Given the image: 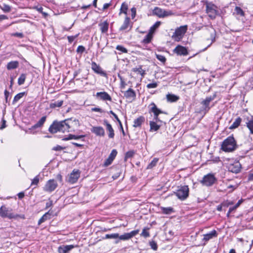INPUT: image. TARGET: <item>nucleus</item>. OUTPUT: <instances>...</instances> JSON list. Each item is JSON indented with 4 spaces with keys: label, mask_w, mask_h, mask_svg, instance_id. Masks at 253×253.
Here are the masks:
<instances>
[{
    "label": "nucleus",
    "mask_w": 253,
    "mask_h": 253,
    "mask_svg": "<svg viewBox=\"0 0 253 253\" xmlns=\"http://www.w3.org/2000/svg\"><path fill=\"white\" fill-rule=\"evenodd\" d=\"M73 122L71 119H67L61 122L54 121L49 128L51 133H54L57 132H70V128Z\"/></svg>",
    "instance_id": "obj_1"
},
{
    "label": "nucleus",
    "mask_w": 253,
    "mask_h": 253,
    "mask_svg": "<svg viewBox=\"0 0 253 253\" xmlns=\"http://www.w3.org/2000/svg\"><path fill=\"white\" fill-rule=\"evenodd\" d=\"M237 148L236 142L232 136L225 139L221 144V149L226 152H231Z\"/></svg>",
    "instance_id": "obj_2"
},
{
    "label": "nucleus",
    "mask_w": 253,
    "mask_h": 253,
    "mask_svg": "<svg viewBox=\"0 0 253 253\" xmlns=\"http://www.w3.org/2000/svg\"><path fill=\"white\" fill-rule=\"evenodd\" d=\"M12 209L6 208L5 206H2L0 208V216L3 218L7 217L9 219H15L20 217V215L14 214L12 213Z\"/></svg>",
    "instance_id": "obj_3"
},
{
    "label": "nucleus",
    "mask_w": 253,
    "mask_h": 253,
    "mask_svg": "<svg viewBox=\"0 0 253 253\" xmlns=\"http://www.w3.org/2000/svg\"><path fill=\"white\" fill-rule=\"evenodd\" d=\"M189 192L188 186L184 185L179 187L175 193L179 199L184 200L188 197Z\"/></svg>",
    "instance_id": "obj_4"
},
{
    "label": "nucleus",
    "mask_w": 253,
    "mask_h": 253,
    "mask_svg": "<svg viewBox=\"0 0 253 253\" xmlns=\"http://www.w3.org/2000/svg\"><path fill=\"white\" fill-rule=\"evenodd\" d=\"M187 30V25L180 26L175 30V32L172 36V38L174 39L175 41H179L182 38Z\"/></svg>",
    "instance_id": "obj_5"
},
{
    "label": "nucleus",
    "mask_w": 253,
    "mask_h": 253,
    "mask_svg": "<svg viewBox=\"0 0 253 253\" xmlns=\"http://www.w3.org/2000/svg\"><path fill=\"white\" fill-rule=\"evenodd\" d=\"M153 12L154 15H157L159 18H164L173 14L171 10H166L158 7H156L154 9Z\"/></svg>",
    "instance_id": "obj_6"
},
{
    "label": "nucleus",
    "mask_w": 253,
    "mask_h": 253,
    "mask_svg": "<svg viewBox=\"0 0 253 253\" xmlns=\"http://www.w3.org/2000/svg\"><path fill=\"white\" fill-rule=\"evenodd\" d=\"M58 184L56 180L54 179H50L48 180L44 187L43 190L47 192L51 193L57 188Z\"/></svg>",
    "instance_id": "obj_7"
},
{
    "label": "nucleus",
    "mask_w": 253,
    "mask_h": 253,
    "mask_svg": "<svg viewBox=\"0 0 253 253\" xmlns=\"http://www.w3.org/2000/svg\"><path fill=\"white\" fill-rule=\"evenodd\" d=\"M217 7L214 4L209 3L206 5V11L209 16L211 19H214L217 14Z\"/></svg>",
    "instance_id": "obj_8"
},
{
    "label": "nucleus",
    "mask_w": 253,
    "mask_h": 253,
    "mask_svg": "<svg viewBox=\"0 0 253 253\" xmlns=\"http://www.w3.org/2000/svg\"><path fill=\"white\" fill-rule=\"evenodd\" d=\"M215 180L216 178L213 174L209 173L205 175L201 182L204 185L210 186L214 184Z\"/></svg>",
    "instance_id": "obj_9"
},
{
    "label": "nucleus",
    "mask_w": 253,
    "mask_h": 253,
    "mask_svg": "<svg viewBox=\"0 0 253 253\" xmlns=\"http://www.w3.org/2000/svg\"><path fill=\"white\" fill-rule=\"evenodd\" d=\"M216 97V92H214L212 95L208 96L205 99L203 100L201 102V104L203 106V108L204 110L206 112H208L211 109V107H210V102L213 100Z\"/></svg>",
    "instance_id": "obj_10"
},
{
    "label": "nucleus",
    "mask_w": 253,
    "mask_h": 253,
    "mask_svg": "<svg viewBox=\"0 0 253 253\" xmlns=\"http://www.w3.org/2000/svg\"><path fill=\"white\" fill-rule=\"evenodd\" d=\"M45 116L42 117L41 119L35 125L30 128L27 132L29 133L34 134L36 132V131H34L35 129L37 128L41 127L45 122Z\"/></svg>",
    "instance_id": "obj_11"
},
{
    "label": "nucleus",
    "mask_w": 253,
    "mask_h": 253,
    "mask_svg": "<svg viewBox=\"0 0 253 253\" xmlns=\"http://www.w3.org/2000/svg\"><path fill=\"white\" fill-rule=\"evenodd\" d=\"M139 232V230L137 229L132 231L129 233H126L123 235H119V238L121 240H128L138 234Z\"/></svg>",
    "instance_id": "obj_12"
},
{
    "label": "nucleus",
    "mask_w": 253,
    "mask_h": 253,
    "mask_svg": "<svg viewBox=\"0 0 253 253\" xmlns=\"http://www.w3.org/2000/svg\"><path fill=\"white\" fill-rule=\"evenodd\" d=\"M80 171L78 169H74L71 173L69 177V182L71 183H75L80 176Z\"/></svg>",
    "instance_id": "obj_13"
},
{
    "label": "nucleus",
    "mask_w": 253,
    "mask_h": 253,
    "mask_svg": "<svg viewBox=\"0 0 253 253\" xmlns=\"http://www.w3.org/2000/svg\"><path fill=\"white\" fill-rule=\"evenodd\" d=\"M91 69L96 74H99L103 77H106V73L102 69L101 67L95 62L91 63Z\"/></svg>",
    "instance_id": "obj_14"
},
{
    "label": "nucleus",
    "mask_w": 253,
    "mask_h": 253,
    "mask_svg": "<svg viewBox=\"0 0 253 253\" xmlns=\"http://www.w3.org/2000/svg\"><path fill=\"white\" fill-rule=\"evenodd\" d=\"M124 96L130 102L134 101L136 98V93L134 90L129 88L124 92Z\"/></svg>",
    "instance_id": "obj_15"
},
{
    "label": "nucleus",
    "mask_w": 253,
    "mask_h": 253,
    "mask_svg": "<svg viewBox=\"0 0 253 253\" xmlns=\"http://www.w3.org/2000/svg\"><path fill=\"white\" fill-rule=\"evenodd\" d=\"M177 55H187L188 54L187 48L183 46L178 45L173 50Z\"/></svg>",
    "instance_id": "obj_16"
},
{
    "label": "nucleus",
    "mask_w": 253,
    "mask_h": 253,
    "mask_svg": "<svg viewBox=\"0 0 253 253\" xmlns=\"http://www.w3.org/2000/svg\"><path fill=\"white\" fill-rule=\"evenodd\" d=\"M103 125L106 126V130L109 132L108 136L110 138H113L115 136L114 129L110 124L108 123L107 120H103Z\"/></svg>",
    "instance_id": "obj_17"
},
{
    "label": "nucleus",
    "mask_w": 253,
    "mask_h": 253,
    "mask_svg": "<svg viewBox=\"0 0 253 253\" xmlns=\"http://www.w3.org/2000/svg\"><path fill=\"white\" fill-rule=\"evenodd\" d=\"M76 246L73 245L60 246L58 248L59 253H69Z\"/></svg>",
    "instance_id": "obj_18"
},
{
    "label": "nucleus",
    "mask_w": 253,
    "mask_h": 253,
    "mask_svg": "<svg viewBox=\"0 0 253 253\" xmlns=\"http://www.w3.org/2000/svg\"><path fill=\"white\" fill-rule=\"evenodd\" d=\"M217 236V234L216 231L215 230L211 231V232L207 233L206 234L204 235V238L203 239V241L204 242V244H205L208 241L216 237Z\"/></svg>",
    "instance_id": "obj_19"
},
{
    "label": "nucleus",
    "mask_w": 253,
    "mask_h": 253,
    "mask_svg": "<svg viewBox=\"0 0 253 253\" xmlns=\"http://www.w3.org/2000/svg\"><path fill=\"white\" fill-rule=\"evenodd\" d=\"M150 106H151V111L154 113V119L156 121L158 120V115L162 113V111L160 110L159 109H158L155 104L153 102L151 103L150 104Z\"/></svg>",
    "instance_id": "obj_20"
},
{
    "label": "nucleus",
    "mask_w": 253,
    "mask_h": 253,
    "mask_svg": "<svg viewBox=\"0 0 253 253\" xmlns=\"http://www.w3.org/2000/svg\"><path fill=\"white\" fill-rule=\"evenodd\" d=\"M131 28V25L130 24V19L128 17H126L123 25L120 28V31H126L130 30Z\"/></svg>",
    "instance_id": "obj_21"
},
{
    "label": "nucleus",
    "mask_w": 253,
    "mask_h": 253,
    "mask_svg": "<svg viewBox=\"0 0 253 253\" xmlns=\"http://www.w3.org/2000/svg\"><path fill=\"white\" fill-rule=\"evenodd\" d=\"M91 131L96 135L103 136L105 135V131L101 126H94L91 128Z\"/></svg>",
    "instance_id": "obj_22"
},
{
    "label": "nucleus",
    "mask_w": 253,
    "mask_h": 253,
    "mask_svg": "<svg viewBox=\"0 0 253 253\" xmlns=\"http://www.w3.org/2000/svg\"><path fill=\"white\" fill-rule=\"evenodd\" d=\"M96 96L103 100L111 101L112 99L110 95L107 92L104 91L97 92Z\"/></svg>",
    "instance_id": "obj_23"
},
{
    "label": "nucleus",
    "mask_w": 253,
    "mask_h": 253,
    "mask_svg": "<svg viewBox=\"0 0 253 253\" xmlns=\"http://www.w3.org/2000/svg\"><path fill=\"white\" fill-rule=\"evenodd\" d=\"M161 122V121L158 119V120L156 122L151 121L150 122V130L151 131H157L160 127V125L158 124V122Z\"/></svg>",
    "instance_id": "obj_24"
},
{
    "label": "nucleus",
    "mask_w": 253,
    "mask_h": 253,
    "mask_svg": "<svg viewBox=\"0 0 253 253\" xmlns=\"http://www.w3.org/2000/svg\"><path fill=\"white\" fill-rule=\"evenodd\" d=\"M145 119L143 116H140L135 119L133 122V126L134 127H140L142 124L144 122Z\"/></svg>",
    "instance_id": "obj_25"
},
{
    "label": "nucleus",
    "mask_w": 253,
    "mask_h": 253,
    "mask_svg": "<svg viewBox=\"0 0 253 253\" xmlns=\"http://www.w3.org/2000/svg\"><path fill=\"white\" fill-rule=\"evenodd\" d=\"M100 30L102 33H106L108 32L109 24L107 21H104L99 25Z\"/></svg>",
    "instance_id": "obj_26"
},
{
    "label": "nucleus",
    "mask_w": 253,
    "mask_h": 253,
    "mask_svg": "<svg viewBox=\"0 0 253 253\" xmlns=\"http://www.w3.org/2000/svg\"><path fill=\"white\" fill-rule=\"evenodd\" d=\"M51 215V212H50V211H49L48 212L43 214L42 216L39 219L38 224H41L47 219H50Z\"/></svg>",
    "instance_id": "obj_27"
},
{
    "label": "nucleus",
    "mask_w": 253,
    "mask_h": 253,
    "mask_svg": "<svg viewBox=\"0 0 253 253\" xmlns=\"http://www.w3.org/2000/svg\"><path fill=\"white\" fill-rule=\"evenodd\" d=\"M19 66V62L17 61L9 62L7 63L6 67L9 70L17 68Z\"/></svg>",
    "instance_id": "obj_28"
},
{
    "label": "nucleus",
    "mask_w": 253,
    "mask_h": 253,
    "mask_svg": "<svg viewBox=\"0 0 253 253\" xmlns=\"http://www.w3.org/2000/svg\"><path fill=\"white\" fill-rule=\"evenodd\" d=\"M247 126L250 131L251 134H253V116L251 119L247 118V122L246 123Z\"/></svg>",
    "instance_id": "obj_29"
},
{
    "label": "nucleus",
    "mask_w": 253,
    "mask_h": 253,
    "mask_svg": "<svg viewBox=\"0 0 253 253\" xmlns=\"http://www.w3.org/2000/svg\"><path fill=\"white\" fill-rule=\"evenodd\" d=\"M241 120H242L240 117L237 118L232 124V125L230 126L229 128L231 129H233L238 127L240 125Z\"/></svg>",
    "instance_id": "obj_30"
},
{
    "label": "nucleus",
    "mask_w": 253,
    "mask_h": 253,
    "mask_svg": "<svg viewBox=\"0 0 253 253\" xmlns=\"http://www.w3.org/2000/svg\"><path fill=\"white\" fill-rule=\"evenodd\" d=\"M63 103V101L62 100H58L53 103H51L49 105V107L50 108H55L56 107H60Z\"/></svg>",
    "instance_id": "obj_31"
},
{
    "label": "nucleus",
    "mask_w": 253,
    "mask_h": 253,
    "mask_svg": "<svg viewBox=\"0 0 253 253\" xmlns=\"http://www.w3.org/2000/svg\"><path fill=\"white\" fill-rule=\"evenodd\" d=\"M152 37L153 34L149 32V33L144 37V39L143 40V42L145 44L149 43L151 42Z\"/></svg>",
    "instance_id": "obj_32"
},
{
    "label": "nucleus",
    "mask_w": 253,
    "mask_h": 253,
    "mask_svg": "<svg viewBox=\"0 0 253 253\" xmlns=\"http://www.w3.org/2000/svg\"><path fill=\"white\" fill-rule=\"evenodd\" d=\"M132 71L134 72H138L142 77H143L145 74V71L142 69V66H139L138 67L133 68Z\"/></svg>",
    "instance_id": "obj_33"
},
{
    "label": "nucleus",
    "mask_w": 253,
    "mask_h": 253,
    "mask_svg": "<svg viewBox=\"0 0 253 253\" xmlns=\"http://www.w3.org/2000/svg\"><path fill=\"white\" fill-rule=\"evenodd\" d=\"M243 200L241 199L239 200L237 203L233 207H230L229 209L228 212L227 213V215L229 216V214L232 212L233 211L236 210L239 206L242 203Z\"/></svg>",
    "instance_id": "obj_34"
},
{
    "label": "nucleus",
    "mask_w": 253,
    "mask_h": 253,
    "mask_svg": "<svg viewBox=\"0 0 253 253\" xmlns=\"http://www.w3.org/2000/svg\"><path fill=\"white\" fill-rule=\"evenodd\" d=\"M167 99L169 102H175L178 99V97L173 94H168L167 95Z\"/></svg>",
    "instance_id": "obj_35"
},
{
    "label": "nucleus",
    "mask_w": 253,
    "mask_h": 253,
    "mask_svg": "<svg viewBox=\"0 0 253 253\" xmlns=\"http://www.w3.org/2000/svg\"><path fill=\"white\" fill-rule=\"evenodd\" d=\"M26 75L25 74H22L18 78V84L19 85L23 84L26 80Z\"/></svg>",
    "instance_id": "obj_36"
},
{
    "label": "nucleus",
    "mask_w": 253,
    "mask_h": 253,
    "mask_svg": "<svg viewBox=\"0 0 253 253\" xmlns=\"http://www.w3.org/2000/svg\"><path fill=\"white\" fill-rule=\"evenodd\" d=\"M127 9H128L127 4L125 2L123 3L121 5L120 13H123L125 14H126Z\"/></svg>",
    "instance_id": "obj_37"
},
{
    "label": "nucleus",
    "mask_w": 253,
    "mask_h": 253,
    "mask_svg": "<svg viewBox=\"0 0 253 253\" xmlns=\"http://www.w3.org/2000/svg\"><path fill=\"white\" fill-rule=\"evenodd\" d=\"M25 92H20L17 94H16L13 99V104L15 103L17 101H18L24 95Z\"/></svg>",
    "instance_id": "obj_38"
},
{
    "label": "nucleus",
    "mask_w": 253,
    "mask_h": 253,
    "mask_svg": "<svg viewBox=\"0 0 253 253\" xmlns=\"http://www.w3.org/2000/svg\"><path fill=\"white\" fill-rule=\"evenodd\" d=\"M161 22L160 21L156 22L151 28L149 32L153 34L155 31L157 29L160 25Z\"/></svg>",
    "instance_id": "obj_39"
},
{
    "label": "nucleus",
    "mask_w": 253,
    "mask_h": 253,
    "mask_svg": "<svg viewBox=\"0 0 253 253\" xmlns=\"http://www.w3.org/2000/svg\"><path fill=\"white\" fill-rule=\"evenodd\" d=\"M162 211L163 213L165 214H170L171 212L173 211V209L171 207H167V208H162Z\"/></svg>",
    "instance_id": "obj_40"
},
{
    "label": "nucleus",
    "mask_w": 253,
    "mask_h": 253,
    "mask_svg": "<svg viewBox=\"0 0 253 253\" xmlns=\"http://www.w3.org/2000/svg\"><path fill=\"white\" fill-rule=\"evenodd\" d=\"M235 13L238 15L244 16L245 15V13L244 11L238 6H236L235 8Z\"/></svg>",
    "instance_id": "obj_41"
},
{
    "label": "nucleus",
    "mask_w": 253,
    "mask_h": 253,
    "mask_svg": "<svg viewBox=\"0 0 253 253\" xmlns=\"http://www.w3.org/2000/svg\"><path fill=\"white\" fill-rule=\"evenodd\" d=\"M159 159L158 158H154L151 161V162L148 165L147 169H152L155 167L158 162Z\"/></svg>",
    "instance_id": "obj_42"
},
{
    "label": "nucleus",
    "mask_w": 253,
    "mask_h": 253,
    "mask_svg": "<svg viewBox=\"0 0 253 253\" xmlns=\"http://www.w3.org/2000/svg\"><path fill=\"white\" fill-rule=\"evenodd\" d=\"M0 8L4 12H9L11 10V7L9 5L6 4H3L2 6H0Z\"/></svg>",
    "instance_id": "obj_43"
},
{
    "label": "nucleus",
    "mask_w": 253,
    "mask_h": 253,
    "mask_svg": "<svg viewBox=\"0 0 253 253\" xmlns=\"http://www.w3.org/2000/svg\"><path fill=\"white\" fill-rule=\"evenodd\" d=\"M84 137V135H75L72 134H70L68 138H66V140H70V139H78Z\"/></svg>",
    "instance_id": "obj_44"
},
{
    "label": "nucleus",
    "mask_w": 253,
    "mask_h": 253,
    "mask_svg": "<svg viewBox=\"0 0 253 253\" xmlns=\"http://www.w3.org/2000/svg\"><path fill=\"white\" fill-rule=\"evenodd\" d=\"M119 234L118 233H114L111 234H106L105 235L106 239H117L119 238Z\"/></svg>",
    "instance_id": "obj_45"
},
{
    "label": "nucleus",
    "mask_w": 253,
    "mask_h": 253,
    "mask_svg": "<svg viewBox=\"0 0 253 253\" xmlns=\"http://www.w3.org/2000/svg\"><path fill=\"white\" fill-rule=\"evenodd\" d=\"M116 49L120 51L122 53H127V50L122 45H118L116 47Z\"/></svg>",
    "instance_id": "obj_46"
},
{
    "label": "nucleus",
    "mask_w": 253,
    "mask_h": 253,
    "mask_svg": "<svg viewBox=\"0 0 253 253\" xmlns=\"http://www.w3.org/2000/svg\"><path fill=\"white\" fill-rule=\"evenodd\" d=\"M156 58L158 59V60H159L162 63H165L166 61V57L162 55L156 54Z\"/></svg>",
    "instance_id": "obj_47"
},
{
    "label": "nucleus",
    "mask_w": 253,
    "mask_h": 253,
    "mask_svg": "<svg viewBox=\"0 0 253 253\" xmlns=\"http://www.w3.org/2000/svg\"><path fill=\"white\" fill-rule=\"evenodd\" d=\"M117 154V151L116 149H113L112 151L110 154L109 156V158L111 159H112L113 161L115 158L116 157V155Z\"/></svg>",
    "instance_id": "obj_48"
},
{
    "label": "nucleus",
    "mask_w": 253,
    "mask_h": 253,
    "mask_svg": "<svg viewBox=\"0 0 253 253\" xmlns=\"http://www.w3.org/2000/svg\"><path fill=\"white\" fill-rule=\"evenodd\" d=\"M39 182V175H37L34 177L33 179L32 180L31 185H38Z\"/></svg>",
    "instance_id": "obj_49"
},
{
    "label": "nucleus",
    "mask_w": 253,
    "mask_h": 253,
    "mask_svg": "<svg viewBox=\"0 0 253 253\" xmlns=\"http://www.w3.org/2000/svg\"><path fill=\"white\" fill-rule=\"evenodd\" d=\"M158 86V84L156 82H153L152 83L148 84L147 85L148 88H155Z\"/></svg>",
    "instance_id": "obj_50"
},
{
    "label": "nucleus",
    "mask_w": 253,
    "mask_h": 253,
    "mask_svg": "<svg viewBox=\"0 0 253 253\" xmlns=\"http://www.w3.org/2000/svg\"><path fill=\"white\" fill-rule=\"evenodd\" d=\"M34 9L37 10L38 11H39L40 13H42V14H43L44 16H46L47 14L45 12H43L42 11L43 8L42 6H35L33 8Z\"/></svg>",
    "instance_id": "obj_51"
},
{
    "label": "nucleus",
    "mask_w": 253,
    "mask_h": 253,
    "mask_svg": "<svg viewBox=\"0 0 253 253\" xmlns=\"http://www.w3.org/2000/svg\"><path fill=\"white\" fill-rule=\"evenodd\" d=\"M118 77L121 80V88L122 89L125 88L126 85L125 82L124 81L123 78L120 75H118Z\"/></svg>",
    "instance_id": "obj_52"
},
{
    "label": "nucleus",
    "mask_w": 253,
    "mask_h": 253,
    "mask_svg": "<svg viewBox=\"0 0 253 253\" xmlns=\"http://www.w3.org/2000/svg\"><path fill=\"white\" fill-rule=\"evenodd\" d=\"M141 235L143 237H144L145 238H147V237H149L150 234H149V232L147 231L145 228H144V229H143V230L141 234Z\"/></svg>",
    "instance_id": "obj_53"
},
{
    "label": "nucleus",
    "mask_w": 253,
    "mask_h": 253,
    "mask_svg": "<svg viewBox=\"0 0 253 253\" xmlns=\"http://www.w3.org/2000/svg\"><path fill=\"white\" fill-rule=\"evenodd\" d=\"M79 36V34H77L75 36H68L67 39L68 40V42L70 43H72L75 39H76Z\"/></svg>",
    "instance_id": "obj_54"
},
{
    "label": "nucleus",
    "mask_w": 253,
    "mask_h": 253,
    "mask_svg": "<svg viewBox=\"0 0 253 253\" xmlns=\"http://www.w3.org/2000/svg\"><path fill=\"white\" fill-rule=\"evenodd\" d=\"M131 18L133 19L135 16L136 13V9L135 7H132L131 8Z\"/></svg>",
    "instance_id": "obj_55"
},
{
    "label": "nucleus",
    "mask_w": 253,
    "mask_h": 253,
    "mask_svg": "<svg viewBox=\"0 0 253 253\" xmlns=\"http://www.w3.org/2000/svg\"><path fill=\"white\" fill-rule=\"evenodd\" d=\"M133 154L134 153L132 151H128L126 152L125 155V159L132 157Z\"/></svg>",
    "instance_id": "obj_56"
},
{
    "label": "nucleus",
    "mask_w": 253,
    "mask_h": 253,
    "mask_svg": "<svg viewBox=\"0 0 253 253\" xmlns=\"http://www.w3.org/2000/svg\"><path fill=\"white\" fill-rule=\"evenodd\" d=\"M85 50V48L82 46L80 45L78 47L77 51L79 53H83Z\"/></svg>",
    "instance_id": "obj_57"
},
{
    "label": "nucleus",
    "mask_w": 253,
    "mask_h": 253,
    "mask_svg": "<svg viewBox=\"0 0 253 253\" xmlns=\"http://www.w3.org/2000/svg\"><path fill=\"white\" fill-rule=\"evenodd\" d=\"M239 165L237 164L235 167V169H231V171L233 172H235V173H237L239 171H240V167L239 166Z\"/></svg>",
    "instance_id": "obj_58"
},
{
    "label": "nucleus",
    "mask_w": 253,
    "mask_h": 253,
    "mask_svg": "<svg viewBox=\"0 0 253 253\" xmlns=\"http://www.w3.org/2000/svg\"><path fill=\"white\" fill-rule=\"evenodd\" d=\"M151 247L152 249L156 251L157 250V244L154 242H151L150 243Z\"/></svg>",
    "instance_id": "obj_59"
},
{
    "label": "nucleus",
    "mask_w": 253,
    "mask_h": 253,
    "mask_svg": "<svg viewBox=\"0 0 253 253\" xmlns=\"http://www.w3.org/2000/svg\"><path fill=\"white\" fill-rule=\"evenodd\" d=\"M113 162L112 159L110 160V158L108 157V158L105 161L104 163V166H108L110 165Z\"/></svg>",
    "instance_id": "obj_60"
},
{
    "label": "nucleus",
    "mask_w": 253,
    "mask_h": 253,
    "mask_svg": "<svg viewBox=\"0 0 253 253\" xmlns=\"http://www.w3.org/2000/svg\"><path fill=\"white\" fill-rule=\"evenodd\" d=\"M53 205L52 201L50 199L48 200V201L46 203L45 209H48L49 207H51Z\"/></svg>",
    "instance_id": "obj_61"
},
{
    "label": "nucleus",
    "mask_w": 253,
    "mask_h": 253,
    "mask_svg": "<svg viewBox=\"0 0 253 253\" xmlns=\"http://www.w3.org/2000/svg\"><path fill=\"white\" fill-rule=\"evenodd\" d=\"M9 95V92L7 90H5L4 95H5V100H6V102H7V101H8V97Z\"/></svg>",
    "instance_id": "obj_62"
},
{
    "label": "nucleus",
    "mask_w": 253,
    "mask_h": 253,
    "mask_svg": "<svg viewBox=\"0 0 253 253\" xmlns=\"http://www.w3.org/2000/svg\"><path fill=\"white\" fill-rule=\"evenodd\" d=\"M62 149L63 148L61 146L58 145V146L54 147L53 148V150H55V151H59V150H62Z\"/></svg>",
    "instance_id": "obj_63"
},
{
    "label": "nucleus",
    "mask_w": 253,
    "mask_h": 253,
    "mask_svg": "<svg viewBox=\"0 0 253 253\" xmlns=\"http://www.w3.org/2000/svg\"><path fill=\"white\" fill-rule=\"evenodd\" d=\"M248 179L250 181H253V173L249 174Z\"/></svg>",
    "instance_id": "obj_64"
}]
</instances>
